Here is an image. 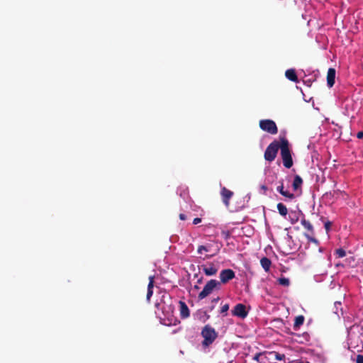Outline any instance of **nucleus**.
Returning a JSON list of instances; mask_svg holds the SVG:
<instances>
[{"label": "nucleus", "instance_id": "35", "mask_svg": "<svg viewBox=\"0 0 363 363\" xmlns=\"http://www.w3.org/2000/svg\"><path fill=\"white\" fill-rule=\"evenodd\" d=\"M165 298H167L170 299V296L169 295H167V296L164 295V296H162V300H164Z\"/></svg>", "mask_w": 363, "mask_h": 363}, {"label": "nucleus", "instance_id": "4", "mask_svg": "<svg viewBox=\"0 0 363 363\" xmlns=\"http://www.w3.org/2000/svg\"><path fill=\"white\" fill-rule=\"evenodd\" d=\"M220 283L216 279H211L204 286L203 290L199 293L198 298L202 300L210 295L215 289H220Z\"/></svg>", "mask_w": 363, "mask_h": 363}, {"label": "nucleus", "instance_id": "24", "mask_svg": "<svg viewBox=\"0 0 363 363\" xmlns=\"http://www.w3.org/2000/svg\"><path fill=\"white\" fill-rule=\"evenodd\" d=\"M153 287H154V277L153 276H150L149 277V283H148V285H147V289L152 290Z\"/></svg>", "mask_w": 363, "mask_h": 363}, {"label": "nucleus", "instance_id": "27", "mask_svg": "<svg viewBox=\"0 0 363 363\" xmlns=\"http://www.w3.org/2000/svg\"><path fill=\"white\" fill-rule=\"evenodd\" d=\"M197 251H198V253L201 254L203 251L207 252L208 249L204 245H200V246H199Z\"/></svg>", "mask_w": 363, "mask_h": 363}, {"label": "nucleus", "instance_id": "25", "mask_svg": "<svg viewBox=\"0 0 363 363\" xmlns=\"http://www.w3.org/2000/svg\"><path fill=\"white\" fill-rule=\"evenodd\" d=\"M229 310V304L226 303L221 307L220 313L226 315L227 311Z\"/></svg>", "mask_w": 363, "mask_h": 363}, {"label": "nucleus", "instance_id": "22", "mask_svg": "<svg viewBox=\"0 0 363 363\" xmlns=\"http://www.w3.org/2000/svg\"><path fill=\"white\" fill-rule=\"evenodd\" d=\"M277 282L279 284L284 286H289L290 284V281L288 278L281 277L277 279Z\"/></svg>", "mask_w": 363, "mask_h": 363}, {"label": "nucleus", "instance_id": "6", "mask_svg": "<svg viewBox=\"0 0 363 363\" xmlns=\"http://www.w3.org/2000/svg\"><path fill=\"white\" fill-rule=\"evenodd\" d=\"M235 274L233 269H223L220 272L219 277H220V281H219V282L220 284L221 283L226 284L230 280L233 279L235 277Z\"/></svg>", "mask_w": 363, "mask_h": 363}, {"label": "nucleus", "instance_id": "8", "mask_svg": "<svg viewBox=\"0 0 363 363\" xmlns=\"http://www.w3.org/2000/svg\"><path fill=\"white\" fill-rule=\"evenodd\" d=\"M233 192L226 187L223 186L221 188L220 195L222 198V201L226 207H228L230 205V200L233 196Z\"/></svg>", "mask_w": 363, "mask_h": 363}, {"label": "nucleus", "instance_id": "39", "mask_svg": "<svg viewBox=\"0 0 363 363\" xmlns=\"http://www.w3.org/2000/svg\"><path fill=\"white\" fill-rule=\"evenodd\" d=\"M194 288H195V289H199V286L196 285V286H194Z\"/></svg>", "mask_w": 363, "mask_h": 363}, {"label": "nucleus", "instance_id": "37", "mask_svg": "<svg viewBox=\"0 0 363 363\" xmlns=\"http://www.w3.org/2000/svg\"><path fill=\"white\" fill-rule=\"evenodd\" d=\"M197 282H198V284H201L202 282V279L201 278L199 279Z\"/></svg>", "mask_w": 363, "mask_h": 363}, {"label": "nucleus", "instance_id": "14", "mask_svg": "<svg viewBox=\"0 0 363 363\" xmlns=\"http://www.w3.org/2000/svg\"><path fill=\"white\" fill-rule=\"evenodd\" d=\"M203 271L207 276L215 275L217 273V269L213 264H211L209 267L203 266Z\"/></svg>", "mask_w": 363, "mask_h": 363}, {"label": "nucleus", "instance_id": "1", "mask_svg": "<svg viewBox=\"0 0 363 363\" xmlns=\"http://www.w3.org/2000/svg\"><path fill=\"white\" fill-rule=\"evenodd\" d=\"M281 140V148L280 154L283 160V164L286 168H291L293 166V159L291 152L289 148V143L285 138H280Z\"/></svg>", "mask_w": 363, "mask_h": 363}, {"label": "nucleus", "instance_id": "20", "mask_svg": "<svg viewBox=\"0 0 363 363\" xmlns=\"http://www.w3.org/2000/svg\"><path fill=\"white\" fill-rule=\"evenodd\" d=\"M298 214H299V213H298L296 211H291V213L289 214V220L291 224H295L298 221V220H299Z\"/></svg>", "mask_w": 363, "mask_h": 363}, {"label": "nucleus", "instance_id": "13", "mask_svg": "<svg viewBox=\"0 0 363 363\" xmlns=\"http://www.w3.org/2000/svg\"><path fill=\"white\" fill-rule=\"evenodd\" d=\"M286 77L294 82H298V77L294 69H289L285 72Z\"/></svg>", "mask_w": 363, "mask_h": 363}, {"label": "nucleus", "instance_id": "31", "mask_svg": "<svg viewBox=\"0 0 363 363\" xmlns=\"http://www.w3.org/2000/svg\"><path fill=\"white\" fill-rule=\"evenodd\" d=\"M201 222V219L200 218H196L193 220V224L196 225Z\"/></svg>", "mask_w": 363, "mask_h": 363}, {"label": "nucleus", "instance_id": "29", "mask_svg": "<svg viewBox=\"0 0 363 363\" xmlns=\"http://www.w3.org/2000/svg\"><path fill=\"white\" fill-rule=\"evenodd\" d=\"M152 294H153V290L147 289V296H146L147 301H150L151 296H152Z\"/></svg>", "mask_w": 363, "mask_h": 363}, {"label": "nucleus", "instance_id": "17", "mask_svg": "<svg viewBox=\"0 0 363 363\" xmlns=\"http://www.w3.org/2000/svg\"><path fill=\"white\" fill-rule=\"evenodd\" d=\"M260 264L265 272H268L270 269L272 262L269 258L264 257L260 259Z\"/></svg>", "mask_w": 363, "mask_h": 363}, {"label": "nucleus", "instance_id": "19", "mask_svg": "<svg viewBox=\"0 0 363 363\" xmlns=\"http://www.w3.org/2000/svg\"><path fill=\"white\" fill-rule=\"evenodd\" d=\"M269 354L271 359L275 360L283 361L285 359V355L284 354H279L275 351L269 352Z\"/></svg>", "mask_w": 363, "mask_h": 363}, {"label": "nucleus", "instance_id": "10", "mask_svg": "<svg viewBox=\"0 0 363 363\" xmlns=\"http://www.w3.org/2000/svg\"><path fill=\"white\" fill-rule=\"evenodd\" d=\"M335 69L334 68H329L327 73V84L329 87H332L335 84Z\"/></svg>", "mask_w": 363, "mask_h": 363}, {"label": "nucleus", "instance_id": "26", "mask_svg": "<svg viewBox=\"0 0 363 363\" xmlns=\"http://www.w3.org/2000/svg\"><path fill=\"white\" fill-rule=\"evenodd\" d=\"M305 236L306 237V238L308 239V241L313 242H315V243L318 242L317 239H315V238L311 236L309 234H306V233Z\"/></svg>", "mask_w": 363, "mask_h": 363}, {"label": "nucleus", "instance_id": "30", "mask_svg": "<svg viewBox=\"0 0 363 363\" xmlns=\"http://www.w3.org/2000/svg\"><path fill=\"white\" fill-rule=\"evenodd\" d=\"M356 362L357 363H363V355L358 354L357 356Z\"/></svg>", "mask_w": 363, "mask_h": 363}, {"label": "nucleus", "instance_id": "5", "mask_svg": "<svg viewBox=\"0 0 363 363\" xmlns=\"http://www.w3.org/2000/svg\"><path fill=\"white\" fill-rule=\"evenodd\" d=\"M259 128L272 135H275L278 133V128L275 122L270 119L259 121Z\"/></svg>", "mask_w": 363, "mask_h": 363}, {"label": "nucleus", "instance_id": "36", "mask_svg": "<svg viewBox=\"0 0 363 363\" xmlns=\"http://www.w3.org/2000/svg\"><path fill=\"white\" fill-rule=\"evenodd\" d=\"M262 189L266 191L267 189V187L264 185L262 186Z\"/></svg>", "mask_w": 363, "mask_h": 363}, {"label": "nucleus", "instance_id": "33", "mask_svg": "<svg viewBox=\"0 0 363 363\" xmlns=\"http://www.w3.org/2000/svg\"><path fill=\"white\" fill-rule=\"evenodd\" d=\"M179 218L182 220H185L186 219V216L185 214L184 213H180L179 214Z\"/></svg>", "mask_w": 363, "mask_h": 363}, {"label": "nucleus", "instance_id": "41", "mask_svg": "<svg viewBox=\"0 0 363 363\" xmlns=\"http://www.w3.org/2000/svg\"><path fill=\"white\" fill-rule=\"evenodd\" d=\"M306 363H310V362H306Z\"/></svg>", "mask_w": 363, "mask_h": 363}, {"label": "nucleus", "instance_id": "28", "mask_svg": "<svg viewBox=\"0 0 363 363\" xmlns=\"http://www.w3.org/2000/svg\"><path fill=\"white\" fill-rule=\"evenodd\" d=\"M331 225H332V223L330 221H327L325 223L324 226H325V228L327 232H328L330 230Z\"/></svg>", "mask_w": 363, "mask_h": 363}, {"label": "nucleus", "instance_id": "16", "mask_svg": "<svg viewBox=\"0 0 363 363\" xmlns=\"http://www.w3.org/2000/svg\"><path fill=\"white\" fill-rule=\"evenodd\" d=\"M305 318L303 315H300L295 318L293 328L294 330H298L301 325H302L304 323Z\"/></svg>", "mask_w": 363, "mask_h": 363}, {"label": "nucleus", "instance_id": "21", "mask_svg": "<svg viewBox=\"0 0 363 363\" xmlns=\"http://www.w3.org/2000/svg\"><path fill=\"white\" fill-rule=\"evenodd\" d=\"M277 209L281 216H286V214L288 213V210H287L286 206L285 205H284L282 203H279L277 204Z\"/></svg>", "mask_w": 363, "mask_h": 363}, {"label": "nucleus", "instance_id": "23", "mask_svg": "<svg viewBox=\"0 0 363 363\" xmlns=\"http://www.w3.org/2000/svg\"><path fill=\"white\" fill-rule=\"evenodd\" d=\"M335 255L338 257L341 258V257H344L346 255V252L343 249L339 248L335 250Z\"/></svg>", "mask_w": 363, "mask_h": 363}, {"label": "nucleus", "instance_id": "3", "mask_svg": "<svg viewBox=\"0 0 363 363\" xmlns=\"http://www.w3.org/2000/svg\"><path fill=\"white\" fill-rule=\"evenodd\" d=\"M281 148V141L274 140L266 148L264 157L265 160L271 162L274 161L277 155L279 150Z\"/></svg>", "mask_w": 363, "mask_h": 363}, {"label": "nucleus", "instance_id": "34", "mask_svg": "<svg viewBox=\"0 0 363 363\" xmlns=\"http://www.w3.org/2000/svg\"><path fill=\"white\" fill-rule=\"evenodd\" d=\"M155 306L157 308H161V310L164 312V308L161 306V303H157L155 304Z\"/></svg>", "mask_w": 363, "mask_h": 363}, {"label": "nucleus", "instance_id": "7", "mask_svg": "<svg viewBox=\"0 0 363 363\" xmlns=\"http://www.w3.org/2000/svg\"><path fill=\"white\" fill-rule=\"evenodd\" d=\"M232 314L241 318H245L247 316L248 312L246 310V306L242 303H238L232 310Z\"/></svg>", "mask_w": 363, "mask_h": 363}, {"label": "nucleus", "instance_id": "18", "mask_svg": "<svg viewBox=\"0 0 363 363\" xmlns=\"http://www.w3.org/2000/svg\"><path fill=\"white\" fill-rule=\"evenodd\" d=\"M301 225L303 226L305 229H306L310 234L313 235L314 233L313 227L309 220H306L305 218L301 219Z\"/></svg>", "mask_w": 363, "mask_h": 363}, {"label": "nucleus", "instance_id": "38", "mask_svg": "<svg viewBox=\"0 0 363 363\" xmlns=\"http://www.w3.org/2000/svg\"><path fill=\"white\" fill-rule=\"evenodd\" d=\"M219 300V298H215L213 301H218Z\"/></svg>", "mask_w": 363, "mask_h": 363}, {"label": "nucleus", "instance_id": "40", "mask_svg": "<svg viewBox=\"0 0 363 363\" xmlns=\"http://www.w3.org/2000/svg\"><path fill=\"white\" fill-rule=\"evenodd\" d=\"M169 309L171 310V304L169 305Z\"/></svg>", "mask_w": 363, "mask_h": 363}, {"label": "nucleus", "instance_id": "11", "mask_svg": "<svg viewBox=\"0 0 363 363\" xmlns=\"http://www.w3.org/2000/svg\"><path fill=\"white\" fill-rule=\"evenodd\" d=\"M180 306V316L182 318H186L189 316L190 312L187 305L184 302L180 301L179 302Z\"/></svg>", "mask_w": 363, "mask_h": 363}, {"label": "nucleus", "instance_id": "9", "mask_svg": "<svg viewBox=\"0 0 363 363\" xmlns=\"http://www.w3.org/2000/svg\"><path fill=\"white\" fill-rule=\"evenodd\" d=\"M254 359L257 360L259 363H269V360L272 359L269 352H263L256 354L254 357Z\"/></svg>", "mask_w": 363, "mask_h": 363}, {"label": "nucleus", "instance_id": "2", "mask_svg": "<svg viewBox=\"0 0 363 363\" xmlns=\"http://www.w3.org/2000/svg\"><path fill=\"white\" fill-rule=\"evenodd\" d=\"M201 335L203 337L202 345L203 346L208 347L214 342L218 336V334L213 328L209 325H206L204 326L201 331Z\"/></svg>", "mask_w": 363, "mask_h": 363}, {"label": "nucleus", "instance_id": "15", "mask_svg": "<svg viewBox=\"0 0 363 363\" xmlns=\"http://www.w3.org/2000/svg\"><path fill=\"white\" fill-rule=\"evenodd\" d=\"M303 179L299 175H296L292 183L293 189L294 191H297L298 189H301Z\"/></svg>", "mask_w": 363, "mask_h": 363}, {"label": "nucleus", "instance_id": "12", "mask_svg": "<svg viewBox=\"0 0 363 363\" xmlns=\"http://www.w3.org/2000/svg\"><path fill=\"white\" fill-rule=\"evenodd\" d=\"M277 191L280 193L282 196L289 199H294L295 198V196L294 194L290 193L288 191H285L284 189V184L283 182L281 183V185L278 186L277 188Z\"/></svg>", "mask_w": 363, "mask_h": 363}, {"label": "nucleus", "instance_id": "32", "mask_svg": "<svg viewBox=\"0 0 363 363\" xmlns=\"http://www.w3.org/2000/svg\"><path fill=\"white\" fill-rule=\"evenodd\" d=\"M357 137L359 139H363V131H360V132L357 133Z\"/></svg>", "mask_w": 363, "mask_h": 363}]
</instances>
